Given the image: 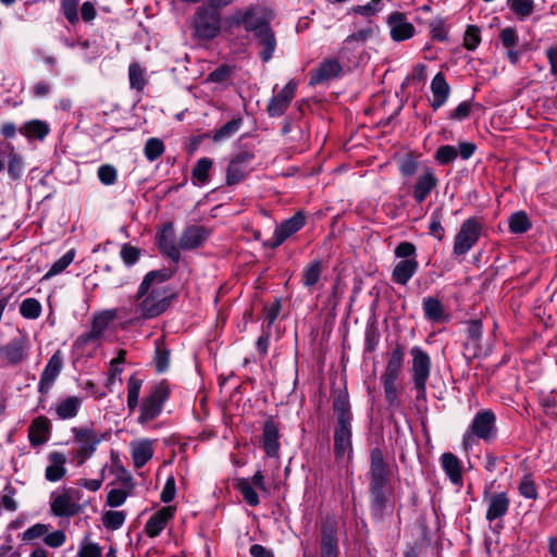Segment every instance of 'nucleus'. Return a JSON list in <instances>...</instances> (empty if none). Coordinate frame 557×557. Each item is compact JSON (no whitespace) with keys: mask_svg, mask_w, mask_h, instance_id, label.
Here are the masks:
<instances>
[{"mask_svg":"<svg viewBox=\"0 0 557 557\" xmlns=\"http://www.w3.org/2000/svg\"><path fill=\"white\" fill-rule=\"evenodd\" d=\"M82 405V399L77 396H69L55 405V414L60 420L75 418Z\"/></svg>","mask_w":557,"mask_h":557,"instance_id":"f704fd0d","label":"nucleus"},{"mask_svg":"<svg viewBox=\"0 0 557 557\" xmlns=\"http://www.w3.org/2000/svg\"><path fill=\"white\" fill-rule=\"evenodd\" d=\"M212 168V160L209 158H201L195 164L191 175L200 184H206L209 181V172Z\"/></svg>","mask_w":557,"mask_h":557,"instance_id":"a18cd8bd","label":"nucleus"},{"mask_svg":"<svg viewBox=\"0 0 557 557\" xmlns=\"http://www.w3.org/2000/svg\"><path fill=\"white\" fill-rule=\"evenodd\" d=\"M157 244L161 253L177 263L181 260L180 245L175 243V233L172 222L165 223L157 234Z\"/></svg>","mask_w":557,"mask_h":557,"instance_id":"f3484780","label":"nucleus"},{"mask_svg":"<svg viewBox=\"0 0 557 557\" xmlns=\"http://www.w3.org/2000/svg\"><path fill=\"white\" fill-rule=\"evenodd\" d=\"M405 346L398 342L393 349L386 354V366L381 380H398L404 369Z\"/></svg>","mask_w":557,"mask_h":557,"instance_id":"a211bd4d","label":"nucleus"},{"mask_svg":"<svg viewBox=\"0 0 557 557\" xmlns=\"http://www.w3.org/2000/svg\"><path fill=\"white\" fill-rule=\"evenodd\" d=\"M458 157V150L457 148H455L454 146H450V145H444V146H441L436 152H435V160L441 164V165H447L449 163H451L453 161H455Z\"/></svg>","mask_w":557,"mask_h":557,"instance_id":"6e6d98bb","label":"nucleus"},{"mask_svg":"<svg viewBox=\"0 0 557 557\" xmlns=\"http://www.w3.org/2000/svg\"><path fill=\"white\" fill-rule=\"evenodd\" d=\"M49 529H50L49 524L36 523V524L32 525L30 528H28L27 530H25L21 534V539L24 542H32V541L40 539L42 536L45 537L46 534L48 533Z\"/></svg>","mask_w":557,"mask_h":557,"instance_id":"bf43d9fd","label":"nucleus"},{"mask_svg":"<svg viewBox=\"0 0 557 557\" xmlns=\"http://www.w3.org/2000/svg\"><path fill=\"white\" fill-rule=\"evenodd\" d=\"M242 124L243 119L240 116L232 119L214 132L212 139L214 141H221L232 137L240 128Z\"/></svg>","mask_w":557,"mask_h":557,"instance_id":"c03bdc74","label":"nucleus"},{"mask_svg":"<svg viewBox=\"0 0 557 557\" xmlns=\"http://www.w3.org/2000/svg\"><path fill=\"white\" fill-rule=\"evenodd\" d=\"M323 263L321 260H314L309 263L302 272V284L307 288L314 287L321 278Z\"/></svg>","mask_w":557,"mask_h":557,"instance_id":"4c0bfd02","label":"nucleus"},{"mask_svg":"<svg viewBox=\"0 0 557 557\" xmlns=\"http://www.w3.org/2000/svg\"><path fill=\"white\" fill-rule=\"evenodd\" d=\"M18 132L28 139L44 140L50 132L47 122L40 120H32L26 122Z\"/></svg>","mask_w":557,"mask_h":557,"instance_id":"c9c22d12","label":"nucleus"},{"mask_svg":"<svg viewBox=\"0 0 557 557\" xmlns=\"http://www.w3.org/2000/svg\"><path fill=\"white\" fill-rule=\"evenodd\" d=\"M78 0H60V10L71 25L79 22Z\"/></svg>","mask_w":557,"mask_h":557,"instance_id":"8fccbe9b","label":"nucleus"},{"mask_svg":"<svg viewBox=\"0 0 557 557\" xmlns=\"http://www.w3.org/2000/svg\"><path fill=\"white\" fill-rule=\"evenodd\" d=\"M153 361L158 373L165 372L170 366V350L166 348L163 338L154 341Z\"/></svg>","mask_w":557,"mask_h":557,"instance_id":"e433bc0d","label":"nucleus"},{"mask_svg":"<svg viewBox=\"0 0 557 557\" xmlns=\"http://www.w3.org/2000/svg\"><path fill=\"white\" fill-rule=\"evenodd\" d=\"M369 476L372 516L381 520L387 507L388 495L392 493V488L389 485V466L384 458L383 451L379 447L370 449Z\"/></svg>","mask_w":557,"mask_h":557,"instance_id":"7ed1b4c3","label":"nucleus"},{"mask_svg":"<svg viewBox=\"0 0 557 557\" xmlns=\"http://www.w3.org/2000/svg\"><path fill=\"white\" fill-rule=\"evenodd\" d=\"M125 521L123 511L109 510L103 515L102 523L109 530L120 529Z\"/></svg>","mask_w":557,"mask_h":557,"instance_id":"13d9d810","label":"nucleus"},{"mask_svg":"<svg viewBox=\"0 0 557 557\" xmlns=\"http://www.w3.org/2000/svg\"><path fill=\"white\" fill-rule=\"evenodd\" d=\"M5 149L9 151L8 173L12 180H18L23 173V159L11 144H7Z\"/></svg>","mask_w":557,"mask_h":557,"instance_id":"79ce46f5","label":"nucleus"},{"mask_svg":"<svg viewBox=\"0 0 557 557\" xmlns=\"http://www.w3.org/2000/svg\"><path fill=\"white\" fill-rule=\"evenodd\" d=\"M442 210L435 209L430 216L429 233L438 242H442L445 237V228L442 225Z\"/></svg>","mask_w":557,"mask_h":557,"instance_id":"3c124183","label":"nucleus"},{"mask_svg":"<svg viewBox=\"0 0 557 557\" xmlns=\"http://www.w3.org/2000/svg\"><path fill=\"white\" fill-rule=\"evenodd\" d=\"M170 384L166 380H162L153 384L149 393L143 398L138 405L139 416L137 422L140 424H147L157 419L164 407V404L170 397Z\"/></svg>","mask_w":557,"mask_h":557,"instance_id":"423d86ee","label":"nucleus"},{"mask_svg":"<svg viewBox=\"0 0 557 557\" xmlns=\"http://www.w3.org/2000/svg\"><path fill=\"white\" fill-rule=\"evenodd\" d=\"M384 388V397L389 409H397L401 406L396 386L397 380H381Z\"/></svg>","mask_w":557,"mask_h":557,"instance_id":"37998d69","label":"nucleus"},{"mask_svg":"<svg viewBox=\"0 0 557 557\" xmlns=\"http://www.w3.org/2000/svg\"><path fill=\"white\" fill-rule=\"evenodd\" d=\"M48 459L49 466L46 468L45 476L50 482H58L66 474V457L63 453L52 451Z\"/></svg>","mask_w":557,"mask_h":557,"instance_id":"2f4dec72","label":"nucleus"},{"mask_svg":"<svg viewBox=\"0 0 557 557\" xmlns=\"http://www.w3.org/2000/svg\"><path fill=\"white\" fill-rule=\"evenodd\" d=\"M483 226V222L476 216L465 220L455 235L453 253L457 257L468 253L478 244Z\"/></svg>","mask_w":557,"mask_h":557,"instance_id":"6e6552de","label":"nucleus"},{"mask_svg":"<svg viewBox=\"0 0 557 557\" xmlns=\"http://www.w3.org/2000/svg\"><path fill=\"white\" fill-rule=\"evenodd\" d=\"M176 508L165 506L156 511L145 524V533L149 537H157L165 529L168 522L174 517Z\"/></svg>","mask_w":557,"mask_h":557,"instance_id":"4be33fe9","label":"nucleus"},{"mask_svg":"<svg viewBox=\"0 0 557 557\" xmlns=\"http://www.w3.org/2000/svg\"><path fill=\"white\" fill-rule=\"evenodd\" d=\"M386 23L389 27L391 38L394 41H405L414 35L416 28L413 24L408 22L406 14L403 12H392L387 16Z\"/></svg>","mask_w":557,"mask_h":557,"instance_id":"2eb2a0df","label":"nucleus"},{"mask_svg":"<svg viewBox=\"0 0 557 557\" xmlns=\"http://www.w3.org/2000/svg\"><path fill=\"white\" fill-rule=\"evenodd\" d=\"M431 91L433 95V99L431 101V107L433 110L440 109L447 101L450 87L446 82V78L442 72H438L431 82Z\"/></svg>","mask_w":557,"mask_h":557,"instance_id":"c756f323","label":"nucleus"},{"mask_svg":"<svg viewBox=\"0 0 557 557\" xmlns=\"http://www.w3.org/2000/svg\"><path fill=\"white\" fill-rule=\"evenodd\" d=\"M153 456L152 441L141 440L132 444V458L135 468H143Z\"/></svg>","mask_w":557,"mask_h":557,"instance_id":"72a5a7b5","label":"nucleus"},{"mask_svg":"<svg viewBox=\"0 0 557 557\" xmlns=\"http://www.w3.org/2000/svg\"><path fill=\"white\" fill-rule=\"evenodd\" d=\"M26 357L24 341L15 338L0 346V361L3 366H15Z\"/></svg>","mask_w":557,"mask_h":557,"instance_id":"a878e982","label":"nucleus"},{"mask_svg":"<svg viewBox=\"0 0 557 557\" xmlns=\"http://www.w3.org/2000/svg\"><path fill=\"white\" fill-rule=\"evenodd\" d=\"M395 257L401 260H417V247L410 242H400L394 250Z\"/></svg>","mask_w":557,"mask_h":557,"instance_id":"680f3d73","label":"nucleus"},{"mask_svg":"<svg viewBox=\"0 0 557 557\" xmlns=\"http://www.w3.org/2000/svg\"><path fill=\"white\" fill-rule=\"evenodd\" d=\"M342 65L336 59L324 60L319 67L311 72L310 85H319L332 78L339 76Z\"/></svg>","mask_w":557,"mask_h":557,"instance_id":"cd10ccee","label":"nucleus"},{"mask_svg":"<svg viewBox=\"0 0 557 557\" xmlns=\"http://www.w3.org/2000/svg\"><path fill=\"white\" fill-rule=\"evenodd\" d=\"M334 456L343 459L346 454L352 453V425H335L334 428Z\"/></svg>","mask_w":557,"mask_h":557,"instance_id":"5701e85b","label":"nucleus"},{"mask_svg":"<svg viewBox=\"0 0 557 557\" xmlns=\"http://www.w3.org/2000/svg\"><path fill=\"white\" fill-rule=\"evenodd\" d=\"M484 499L487 503L485 519L488 522L502 519L507 515L510 506V498L507 492L491 494L488 491H485Z\"/></svg>","mask_w":557,"mask_h":557,"instance_id":"dca6fc26","label":"nucleus"},{"mask_svg":"<svg viewBox=\"0 0 557 557\" xmlns=\"http://www.w3.org/2000/svg\"><path fill=\"white\" fill-rule=\"evenodd\" d=\"M253 159L255 153L249 150H243L233 156L226 169V185L234 186L243 182L249 174V165Z\"/></svg>","mask_w":557,"mask_h":557,"instance_id":"f8f14e48","label":"nucleus"},{"mask_svg":"<svg viewBox=\"0 0 557 557\" xmlns=\"http://www.w3.org/2000/svg\"><path fill=\"white\" fill-rule=\"evenodd\" d=\"M75 257L74 250H69L60 259H58L44 275L42 280H49L52 276L63 272L72 262Z\"/></svg>","mask_w":557,"mask_h":557,"instance_id":"09e8293b","label":"nucleus"},{"mask_svg":"<svg viewBox=\"0 0 557 557\" xmlns=\"http://www.w3.org/2000/svg\"><path fill=\"white\" fill-rule=\"evenodd\" d=\"M50 422L45 416L35 418L28 426V440L33 447L44 445L50 436Z\"/></svg>","mask_w":557,"mask_h":557,"instance_id":"bb28decb","label":"nucleus"},{"mask_svg":"<svg viewBox=\"0 0 557 557\" xmlns=\"http://www.w3.org/2000/svg\"><path fill=\"white\" fill-rule=\"evenodd\" d=\"M165 150L164 144L161 139L152 137L149 138L144 148L145 157L148 161L152 162L160 158Z\"/></svg>","mask_w":557,"mask_h":557,"instance_id":"de8ad7c7","label":"nucleus"},{"mask_svg":"<svg viewBox=\"0 0 557 557\" xmlns=\"http://www.w3.org/2000/svg\"><path fill=\"white\" fill-rule=\"evenodd\" d=\"M272 20V10L260 4H251L245 9L235 10L227 17L226 23L230 27L244 26L246 32L251 33L260 48V59L268 63L273 58L277 46L275 32L271 27Z\"/></svg>","mask_w":557,"mask_h":557,"instance_id":"f257e3e1","label":"nucleus"},{"mask_svg":"<svg viewBox=\"0 0 557 557\" xmlns=\"http://www.w3.org/2000/svg\"><path fill=\"white\" fill-rule=\"evenodd\" d=\"M140 252L139 248L131 244H124L121 249V258L126 265L131 267L138 261Z\"/></svg>","mask_w":557,"mask_h":557,"instance_id":"0e129e2a","label":"nucleus"},{"mask_svg":"<svg viewBox=\"0 0 557 557\" xmlns=\"http://www.w3.org/2000/svg\"><path fill=\"white\" fill-rule=\"evenodd\" d=\"M128 79L132 89L143 91L148 84L146 70L138 63H131L128 66Z\"/></svg>","mask_w":557,"mask_h":557,"instance_id":"58836bf2","label":"nucleus"},{"mask_svg":"<svg viewBox=\"0 0 557 557\" xmlns=\"http://www.w3.org/2000/svg\"><path fill=\"white\" fill-rule=\"evenodd\" d=\"M320 557H339L337 520L333 513L321 520Z\"/></svg>","mask_w":557,"mask_h":557,"instance_id":"9d476101","label":"nucleus"},{"mask_svg":"<svg viewBox=\"0 0 557 557\" xmlns=\"http://www.w3.org/2000/svg\"><path fill=\"white\" fill-rule=\"evenodd\" d=\"M193 36L199 41H211L219 36L222 29L221 12L214 8L202 4L191 16Z\"/></svg>","mask_w":557,"mask_h":557,"instance_id":"39448f33","label":"nucleus"},{"mask_svg":"<svg viewBox=\"0 0 557 557\" xmlns=\"http://www.w3.org/2000/svg\"><path fill=\"white\" fill-rule=\"evenodd\" d=\"M411 360V380L413 388L417 392V401H426V383L431 375L432 361L429 354L419 346L410 349Z\"/></svg>","mask_w":557,"mask_h":557,"instance_id":"0eeeda50","label":"nucleus"},{"mask_svg":"<svg viewBox=\"0 0 557 557\" xmlns=\"http://www.w3.org/2000/svg\"><path fill=\"white\" fill-rule=\"evenodd\" d=\"M237 487H238L239 492L242 493L245 502L248 505H250L252 507H256L259 505V503H260L259 496L248 479H240L238 481Z\"/></svg>","mask_w":557,"mask_h":557,"instance_id":"864d4df0","label":"nucleus"},{"mask_svg":"<svg viewBox=\"0 0 557 557\" xmlns=\"http://www.w3.org/2000/svg\"><path fill=\"white\" fill-rule=\"evenodd\" d=\"M480 29L478 26L469 25L465 33V47L474 50L480 44Z\"/></svg>","mask_w":557,"mask_h":557,"instance_id":"69168bd1","label":"nucleus"},{"mask_svg":"<svg viewBox=\"0 0 557 557\" xmlns=\"http://www.w3.org/2000/svg\"><path fill=\"white\" fill-rule=\"evenodd\" d=\"M97 175L99 181L106 186L113 185L117 181V171L111 164L100 165L98 168Z\"/></svg>","mask_w":557,"mask_h":557,"instance_id":"052dcab7","label":"nucleus"},{"mask_svg":"<svg viewBox=\"0 0 557 557\" xmlns=\"http://www.w3.org/2000/svg\"><path fill=\"white\" fill-rule=\"evenodd\" d=\"M211 231L202 225H188L181 234L178 245L180 249L193 250L200 247L209 237Z\"/></svg>","mask_w":557,"mask_h":557,"instance_id":"aec40b11","label":"nucleus"},{"mask_svg":"<svg viewBox=\"0 0 557 557\" xmlns=\"http://www.w3.org/2000/svg\"><path fill=\"white\" fill-rule=\"evenodd\" d=\"M306 224V215L302 211L296 212L292 218L283 221L275 230L273 237L264 242V246L270 249H276L286 239L300 231Z\"/></svg>","mask_w":557,"mask_h":557,"instance_id":"9b49d317","label":"nucleus"},{"mask_svg":"<svg viewBox=\"0 0 557 557\" xmlns=\"http://www.w3.org/2000/svg\"><path fill=\"white\" fill-rule=\"evenodd\" d=\"M508 224L510 232L513 234L527 233L532 227V223L524 211L512 213L509 216Z\"/></svg>","mask_w":557,"mask_h":557,"instance_id":"a19ab883","label":"nucleus"},{"mask_svg":"<svg viewBox=\"0 0 557 557\" xmlns=\"http://www.w3.org/2000/svg\"><path fill=\"white\" fill-rule=\"evenodd\" d=\"M441 465L449 481L456 486H462V465L459 458L453 453H444L441 456Z\"/></svg>","mask_w":557,"mask_h":557,"instance_id":"c85d7f7f","label":"nucleus"},{"mask_svg":"<svg viewBox=\"0 0 557 557\" xmlns=\"http://www.w3.org/2000/svg\"><path fill=\"white\" fill-rule=\"evenodd\" d=\"M296 89L297 84L294 81H289L275 96L270 99L267 107V112L270 117H278L286 112L295 97Z\"/></svg>","mask_w":557,"mask_h":557,"instance_id":"4468645a","label":"nucleus"},{"mask_svg":"<svg viewBox=\"0 0 557 557\" xmlns=\"http://www.w3.org/2000/svg\"><path fill=\"white\" fill-rule=\"evenodd\" d=\"M419 269L418 260H400L392 271V281L398 285H406Z\"/></svg>","mask_w":557,"mask_h":557,"instance_id":"7c9ffc66","label":"nucleus"},{"mask_svg":"<svg viewBox=\"0 0 557 557\" xmlns=\"http://www.w3.org/2000/svg\"><path fill=\"white\" fill-rule=\"evenodd\" d=\"M438 180L434 171L430 168L425 169L413 185L412 197L417 203H422L432 190L437 186Z\"/></svg>","mask_w":557,"mask_h":557,"instance_id":"b1692460","label":"nucleus"},{"mask_svg":"<svg viewBox=\"0 0 557 557\" xmlns=\"http://www.w3.org/2000/svg\"><path fill=\"white\" fill-rule=\"evenodd\" d=\"M418 168L419 162L411 154H406L399 163V172L404 177L413 176Z\"/></svg>","mask_w":557,"mask_h":557,"instance_id":"e2e57ef3","label":"nucleus"},{"mask_svg":"<svg viewBox=\"0 0 557 557\" xmlns=\"http://www.w3.org/2000/svg\"><path fill=\"white\" fill-rule=\"evenodd\" d=\"M81 506L74 503L67 494L58 495L51 502V511L55 517L70 518L79 512Z\"/></svg>","mask_w":557,"mask_h":557,"instance_id":"473e14b6","label":"nucleus"},{"mask_svg":"<svg viewBox=\"0 0 557 557\" xmlns=\"http://www.w3.org/2000/svg\"><path fill=\"white\" fill-rule=\"evenodd\" d=\"M332 409L336 419L335 425H351L354 416L347 389H341L333 395Z\"/></svg>","mask_w":557,"mask_h":557,"instance_id":"412c9836","label":"nucleus"},{"mask_svg":"<svg viewBox=\"0 0 557 557\" xmlns=\"http://www.w3.org/2000/svg\"><path fill=\"white\" fill-rule=\"evenodd\" d=\"M143 386V380L135 374L127 380V408L133 412L139 405V394Z\"/></svg>","mask_w":557,"mask_h":557,"instance_id":"ea45409f","label":"nucleus"},{"mask_svg":"<svg viewBox=\"0 0 557 557\" xmlns=\"http://www.w3.org/2000/svg\"><path fill=\"white\" fill-rule=\"evenodd\" d=\"M74 442L77 448L74 451V458L78 466L84 465L97 450V446L104 438L103 434H98L92 425L72 428Z\"/></svg>","mask_w":557,"mask_h":557,"instance_id":"1a4fd4ad","label":"nucleus"},{"mask_svg":"<svg viewBox=\"0 0 557 557\" xmlns=\"http://www.w3.org/2000/svg\"><path fill=\"white\" fill-rule=\"evenodd\" d=\"M66 541L65 532L62 530H57L51 533H47L44 537V543L51 548L61 547Z\"/></svg>","mask_w":557,"mask_h":557,"instance_id":"774afa93","label":"nucleus"},{"mask_svg":"<svg viewBox=\"0 0 557 557\" xmlns=\"http://www.w3.org/2000/svg\"><path fill=\"white\" fill-rule=\"evenodd\" d=\"M113 318L109 312L97 314L92 319L91 330L96 335L101 336L103 331L108 327L110 320Z\"/></svg>","mask_w":557,"mask_h":557,"instance_id":"338daca9","label":"nucleus"},{"mask_svg":"<svg viewBox=\"0 0 557 557\" xmlns=\"http://www.w3.org/2000/svg\"><path fill=\"white\" fill-rule=\"evenodd\" d=\"M519 494L528 499H536L539 496L537 486L531 474H525L521 478L518 485Z\"/></svg>","mask_w":557,"mask_h":557,"instance_id":"603ef678","label":"nucleus"},{"mask_svg":"<svg viewBox=\"0 0 557 557\" xmlns=\"http://www.w3.org/2000/svg\"><path fill=\"white\" fill-rule=\"evenodd\" d=\"M280 431V422L273 416L268 417L262 428L261 444L265 455L270 458L278 457L281 447Z\"/></svg>","mask_w":557,"mask_h":557,"instance_id":"ddd939ff","label":"nucleus"},{"mask_svg":"<svg viewBox=\"0 0 557 557\" xmlns=\"http://www.w3.org/2000/svg\"><path fill=\"white\" fill-rule=\"evenodd\" d=\"M233 73V66L228 64H222L208 75L207 82L223 84L232 77Z\"/></svg>","mask_w":557,"mask_h":557,"instance_id":"4d7b16f0","label":"nucleus"},{"mask_svg":"<svg viewBox=\"0 0 557 557\" xmlns=\"http://www.w3.org/2000/svg\"><path fill=\"white\" fill-rule=\"evenodd\" d=\"M63 367V358L60 350H57L49 359L44 371L40 374L38 392L47 394L60 374Z\"/></svg>","mask_w":557,"mask_h":557,"instance_id":"6ab92c4d","label":"nucleus"},{"mask_svg":"<svg viewBox=\"0 0 557 557\" xmlns=\"http://www.w3.org/2000/svg\"><path fill=\"white\" fill-rule=\"evenodd\" d=\"M422 309L424 318L432 323H447L450 321V314L437 297H425L422 301Z\"/></svg>","mask_w":557,"mask_h":557,"instance_id":"393cba45","label":"nucleus"},{"mask_svg":"<svg viewBox=\"0 0 557 557\" xmlns=\"http://www.w3.org/2000/svg\"><path fill=\"white\" fill-rule=\"evenodd\" d=\"M41 305L36 298H26L20 306V313L25 319L35 320L41 314Z\"/></svg>","mask_w":557,"mask_h":557,"instance_id":"49530a36","label":"nucleus"},{"mask_svg":"<svg viewBox=\"0 0 557 557\" xmlns=\"http://www.w3.org/2000/svg\"><path fill=\"white\" fill-rule=\"evenodd\" d=\"M497 437L496 416L491 409L475 413L462 437V447L466 451L472 449L482 440L491 443Z\"/></svg>","mask_w":557,"mask_h":557,"instance_id":"20e7f679","label":"nucleus"},{"mask_svg":"<svg viewBox=\"0 0 557 557\" xmlns=\"http://www.w3.org/2000/svg\"><path fill=\"white\" fill-rule=\"evenodd\" d=\"M175 270L162 268L148 272L135 294L136 311L143 319H153L164 313L171 306L174 292L162 284L169 281Z\"/></svg>","mask_w":557,"mask_h":557,"instance_id":"f03ea898","label":"nucleus"},{"mask_svg":"<svg viewBox=\"0 0 557 557\" xmlns=\"http://www.w3.org/2000/svg\"><path fill=\"white\" fill-rule=\"evenodd\" d=\"M508 5L519 17L530 16L534 10L533 0H508Z\"/></svg>","mask_w":557,"mask_h":557,"instance_id":"5fc2aeb1","label":"nucleus"}]
</instances>
